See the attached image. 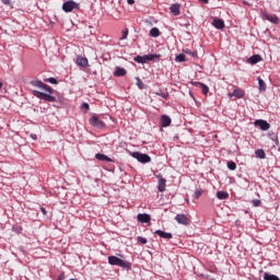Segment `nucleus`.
<instances>
[{
  "label": "nucleus",
  "instance_id": "nucleus-1",
  "mask_svg": "<svg viewBox=\"0 0 280 280\" xmlns=\"http://www.w3.org/2000/svg\"><path fill=\"white\" fill-rule=\"evenodd\" d=\"M109 266H118L124 270H132V264L128 260H124L117 256H108Z\"/></svg>",
  "mask_w": 280,
  "mask_h": 280
},
{
  "label": "nucleus",
  "instance_id": "nucleus-2",
  "mask_svg": "<svg viewBox=\"0 0 280 280\" xmlns=\"http://www.w3.org/2000/svg\"><path fill=\"white\" fill-rule=\"evenodd\" d=\"M33 95L34 97H37V100H43L44 102H57L56 96L40 92L38 90L33 91Z\"/></svg>",
  "mask_w": 280,
  "mask_h": 280
},
{
  "label": "nucleus",
  "instance_id": "nucleus-3",
  "mask_svg": "<svg viewBox=\"0 0 280 280\" xmlns=\"http://www.w3.org/2000/svg\"><path fill=\"white\" fill-rule=\"evenodd\" d=\"M132 159H136L139 163H150L152 161V158L145 153H141L139 151L131 152Z\"/></svg>",
  "mask_w": 280,
  "mask_h": 280
},
{
  "label": "nucleus",
  "instance_id": "nucleus-4",
  "mask_svg": "<svg viewBox=\"0 0 280 280\" xmlns=\"http://www.w3.org/2000/svg\"><path fill=\"white\" fill-rule=\"evenodd\" d=\"M62 10L63 12H73V10H80V3L73 1V0H68L62 3Z\"/></svg>",
  "mask_w": 280,
  "mask_h": 280
},
{
  "label": "nucleus",
  "instance_id": "nucleus-5",
  "mask_svg": "<svg viewBox=\"0 0 280 280\" xmlns=\"http://www.w3.org/2000/svg\"><path fill=\"white\" fill-rule=\"evenodd\" d=\"M262 21H269V23H273V25L279 24V16L277 14H269L268 12L261 13Z\"/></svg>",
  "mask_w": 280,
  "mask_h": 280
},
{
  "label": "nucleus",
  "instance_id": "nucleus-6",
  "mask_svg": "<svg viewBox=\"0 0 280 280\" xmlns=\"http://www.w3.org/2000/svg\"><path fill=\"white\" fill-rule=\"evenodd\" d=\"M90 126H93V128H98L100 130L102 128H106V124H104L97 116H92L90 118Z\"/></svg>",
  "mask_w": 280,
  "mask_h": 280
},
{
  "label": "nucleus",
  "instance_id": "nucleus-7",
  "mask_svg": "<svg viewBox=\"0 0 280 280\" xmlns=\"http://www.w3.org/2000/svg\"><path fill=\"white\" fill-rule=\"evenodd\" d=\"M254 126L256 128H260L264 132H266V130H270V125L265 119H256L254 121Z\"/></svg>",
  "mask_w": 280,
  "mask_h": 280
},
{
  "label": "nucleus",
  "instance_id": "nucleus-8",
  "mask_svg": "<svg viewBox=\"0 0 280 280\" xmlns=\"http://www.w3.org/2000/svg\"><path fill=\"white\" fill-rule=\"evenodd\" d=\"M175 220L178 224H183L184 226H189V224H191V220L187 218L186 214H177Z\"/></svg>",
  "mask_w": 280,
  "mask_h": 280
},
{
  "label": "nucleus",
  "instance_id": "nucleus-9",
  "mask_svg": "<svg viewBox=\"0 0 280 280\" xmlns=\"http://www.w3.org/2000/svg\"><path fill=\"white\" fill-rule=\"evenodd\" d=\"M156 178H158V190H159L160 192L165 191V187H166L167 179H165V178L163 177V175H158Z\"/></svg>",
  "mask_w": 280,
  "mask_h": 280
},
{
  "label": "nucleus",
  "instance_id": "nucleus-10",
  "mask_svg": "<svg viewBox=\"0 0 280 280\" xmlns=\"http://www.w3.org/2000/svg\"><path fill=\"white\" fill-rule=\"evenodd\" d=\"M75 63L78 65V67L86 69V67H89V59L86 57L77 56Z\"/></svg>",
  "mask_w": 280,
  "mask_h": 280
},
{
  "label": "nucleus",
  "instance_id": "nucleus-11",
  "mask_svg": "<svg viewBox=\"0 0 280 280\" xmlns=\"http://www.w3.org/2000/svg\"><path fill=\"white\" fill-rule=\"evenodd\" d=\"M192 86H196L197 89H201L202 95H208L209 93V86L202 82H192Z\"/></svg>",
  "mask_w": 280,
  "mask_h": 280
},
{
  "label": "nucleus",
  "instance_id": "nucleus-12",
  "mask_svg": "<svg viewBox=\"0 0 280 280\" xmlns=\"http://www.w3.org/2000/svg\"><path fill=\"white\" fill-rule=\"evenodd\" d=\"M137 220H138V222H141V224H148V222H150V220H152V217L148 213H139L137 215Z\"/></svg>",
  "mask_w": 280,
  "mask_h": 280
},
{
  "label": "nucleus",
  "instance_id": "nucleus-13",
  "mask_svg": "<svg viewBox=\"0 0 280 280\" xmlns=\"http://www.w3.org/2000/svg\"><path fill=\"white\" fill-rule=\"evenodd\" d=\"M154 234L159 235V237H162L163 240H172V237H174L172 233L165 232L163 230H156Z\"/></svg>",
  "mask_w": 280,
  "mask_h": 280
},
{
  "label": "nucleus",
  "instance_id": "nucleus-14",
  "mask_svg": "<svg viewBox=\"0 0 280 280\" xmlns=\"http://www.w3.org/2000/svg\"><path fill=\"white\" fill-rule=\"evenodd\" d=\"M168 126H172V118L167 115L161 116V127L167 128Z\"/></svg>",
  "mask_w": 280,
  "mask_h": 280
},
{
  "label": "nucleus",
  "instance_id": "nucleus-15",
  "mask_svg": "<svg viewBox=\"0 0 280 280\" xmlns=\"http://www.w3.org/2000/svg\"><path fill=\"white\" fill-rule=\"evenodd\" d=\"M126 73H128L126 68H121V67L115 68V71H114L115 78H124V75H126Z\"/></svg>",
  "mask_w": 280,
  "mask_h": 280
},
{
  "label": "nucleus",
  "instance_id": "nucleus-16",
  "mask_svg": "<svg viewBox=\"0 0 280 280\" xmlns=\"http://www.w3.org/2000/svg\"><path fill=\"white\" fill-rule=\"evenodd\" d=\"M170 10L174 16H178L180 14V4L178 3L171 4Z\"/></svg>",
  "mask_w": 280,
  "mask_h": 280
},
{
  "label": "nucleus",
  "instance_id": "nucleus-17",
  "mask_svg": "<svg viewBox=\"0 0 280 280\" xmlns=\"http://www.w3.org/2000/svg\"><path fill=\"white\" fill-rule=\"evenodd\" d=\"M212 25L217 30H224V20L215 18L212 22Z\"/></svg>",
  "mask_w": 280,
  "mask_h": 280
},
{
  "label": "nucleus",
  "instance_id": "nucleus-18",
  "mask_svg": "<svg viewBox=\"0 0 280 280\" xmlns=\"http://www.w3.org/2000/svg\"><path fill=\"white\" fill-rule=\"evenodd\" d=\"M257 80H258L259 93H266V89H267L266 81H264V79H261V77H258Z\"/></svg>",
  "mask_w": 280,
  "mask_h": 280
},
{
  "label": "nucleus",
  "instance_id": "nucleus-19",
  "mask_svg": "<svg viewBox=\"0 0 280 280\" xmlns=\"http://www.w3.org/2000/svg\"><path fill=\"white\" fill-rule=\"evenodd\" d=\"M95 159H97V161H105L106 163H113V159L108 158V155L104 153H96Z\"/></svg>",
  "mask_w": 280,
  "mask_h": 280
},
{
  "label": "nucleus",
  "instance_id": "nucleus-20",
  "mask_svg": "<svg viewBox=\"0 0 280 280\" xmlns=\"http://www.w3.org/2000/svg\"><path fill=\"white\" fill-rule=\"evenodd\" d=\"M135 62H138V65H145V62H149L148 60V55H144V56H136L133 58Z\"/></svg>",
  "mask_w": 280,
  "mask_h": 280
},
{
  "label": "nucleus",
  "instance_id": "nucleus-21",
  "mask_svg": "<svg viewBox=\"0 0 280 280\" xmlns=\"http://www.w3.org/2000/svg\"><path fill=\"white\" fill-rule=\"evenodd\" d=\"M247 62H249V65H257V62H261V56L260 55H254V56L248 58Z\"/></svg>",
  "mask_w": 280,
  "mask_h": 280
},
{
  "label": "nucleus",
  "instance_id": "nucleus-22",
  "mask_svg": "<svg viewBox=\"0 0 280 280\" xmlns=\"http://www.w3.org/2000/svg\"><path fill=\"white\" fill-rule=\"evenodd\" d=\"M149 36L152 38H159V36H161V31L158 27H153L150 30Z\"/></svg>",
  "mask_w": 280,
  "mask_h": 280
},
{
  "label": "nucleus",
  "instance_id": "nucleus-23",
  "mask_svg": "<svg viewBox=\"0 0 280 280\" xmlns=\"http://www.w3.org/2000/svg\"><path fill=\"white\" fill-rule=\"evenodd\" d=\"M149 62H159L161 55L149 54L147 55Z\"/></svg>",
  "mask_w": 280,
  "mask_h": 280
},
{
  "label": "nucleus",
  "instance_id": "nucleus-24",
  "mask_svg": "<svg viewBox=\"0 0 280 280\" xmlns=\"http://www.w3.org/2000/svg\"><path fill=\"white\" fill-rule=\"evenodd\" d=\"M217 198L219 200H226L229 198V192L219 190L217 191Z\"/></svg>",
  "mask_w": 280,
  "mask_h": 280
},
{
  "label": "nucleus",
  "instance_id": "nucleus-25",
  "mask_svg": "<svg viewBox=\"0 0 280 280\" xmlns=\"http://www.w3.org/2000/svg\"><path fill=\"white\" fill-rule=\"evenodd\" d=\"M264 280H280L277 275L265 272L262 276Z\"/></svg>",
  "mask_w": 280,
  "mask_h": 280
},
{
  "label": "nucleus",
  "instance_id": "nucleus-26",
  "mask_svg": "<svg viewBox=\"0 0 280 280\" xmlns=\"http://www.w3.org/2000/svg\"><path fill=\"white\" fill-rule=\"evenodd\" d=\"M256 159H266V151L264 149H257L255 151Z\"/></svg>",
  "mask_w": 280,
  "mask_h": 280
},
{
  "label": "nucleus",
  "instance_id": "nucleus-27",
  "mask_svg": "<svg viewBox=\"0 0 280 280\" xmlns=\"http://www.w3.org/2000/svg\"><path fill=\"white\" fill-rule=\"evenodd\" d=\"M183 51H184V54H187L188 56H191L192 58H198V51L197 50H191L189 48H186Z\"/></svg>",
  "mask_w": 280,
  "mask_h": 280
},
{
  "label": "nucleus",
  "instance_id": "nucleus-28",
  "mask_svg": "<svg viewBox=\"0 0 280 280\" xmlns=\"http://www.w3.org/2000/svg\"><path fill=\"white\" fill-rule=\"evenodd\" d=\"M136 84L138 86V89H140V91H143V89H145V83H143V81H141V79L139 77L136 78Z\"/></svg>",
  "mask_w": 280,
  "mask_h": 280
},
{
  "label": "nucleus",
  "instance_id": "nucleus-29",
  "mask_svg": "<svg viewBox=\"0 0 280 280\" xmlns=\"http://www.w3.org/2000/svg\"><path fill=\"white\" fill-rule=\"evenodd\" d=\"M228 168L231 171V172H235L237 170V164L233 161H229L228 162Z\"/></svg>",
  "mask_w": 280,
  "mask_h": 280
},
{
  "label": "nucleus",
  "instance_id": "nucleus-30",
  "mask_svg": "<svg viewBox=\"0 0 280 280\" xmlns=\"http://www.w3.org/2000/svg\"><path fill=\"white\" fill-rule=\"evenodd\" d=\"M44 84L45 83H43V81H38V80L31 81V85L37 86V89H43Z\"/></svg>",
  "mask_w": 280,
  "mask_h": 280
},
{
  "label": "nucleus",
  "instance_id": "nucleus-31",
  "mask_svg": "<svg viewBox=\"0 0 280 280\" xmlns=\"http://www.w3.org/2000/svg\"><path fill=\"white\" fill-rule=\"evenodd\" d=\"M44 91H46L47 93H49L50 95H54V93H56L55 90L51 89V86L47 85L44 83L43 88Z\"/></svg>",
  "mask_w": 280,
  "mask_h": 280
},
{
  "label": "nucleus",
  "instance_id": "nucleus-32",
  "mask_svg": "<svg viewBox=\"0 0 280 280\" xmlns=\"http://www.w3.org/2000/svg\"><path fill=\"white\" fill-rule=\"evenodd\" d=\"M155 95H159L160 97H163V100H167L170 97V93L168 92H163V91L155 92Z\"/></svg>",
  "mask_w": 280,
  "mask_h": 280
},
{
  "label": "nucleus",
  "instance_id": "nucleus-33",
  "mask_svg": "<svg viewBox=\"0 0 280 280\" xmlns=\"http://www.w3.org/2000/svg\"><path fill=\"white\" fill-rule=\"evenodd\" d=\"M271 141H273L276 143V145H279V137L277 135H275L273 132H269L268 133Z\"/></svg>",
  "mask_w": 280,
  "mask_h": 280
},
{
  "label": "nucleus",
  "instance_id": "nucleus-34",
  "mask_svg": "<svg viewBox=\"0 0 280 280\" xmlns=\"http://www.w3.org/2000/svg\"><path fill=\"white\" fill-rule=\"evenodd\" d=\"M44 82H48L49 84H58V79L50 77V78L44 79Z\"/></svg>",
  "mask_w": 280,
  "mask_h": 280
},
{
  "label": "nucleus",
  "instance_id": "nucleus-35",
  "mask_svg": "<svg viewBox=\"0 0 280 280\" xmlns=\"http://www.w3.org/2000/svg\"><path fill=\"white\" fill-rule=\"evenodd\" d=\"M12 231L14 233H18V235H20V233H23V228L21 225H13Z\"/></svg>",
  "mask_w": 280,
  "mask_h": 280
},
{
  "label": "nucleus",
  "instance_id": "nucleus-36",
  "mask_svg": "<svg viewBox=\"0 0 280 280\" xmlns=\"http://www.w3.org/2000/svg\"><path fill=\"white\" fill-rule=\"evenodd\" d=\"M185 54H179L175 57V62H185Z\"/></svg>",
  "mask_w": 280,
  "mask_h": 280
},
{
  "label": "nucleus",
  "instance_id": "nucleus-37",
  "mask_svg": "<svg viewBox=\"0 0 280 280\" xmlns=\"http://www.w3.org/2000/svg\"><path fill=\"white\" fill-rule=\"evenodd\" d=\"M202 196V189H196V191L192 195V198L195 200H198V198H200Z\"/></svg>",
  "mask_w": 280,
  "mask_h": 280
},
{
  "label": "nucleus",
  "instance_id": "nucleus-38",
  "mask_svg": "<svg viewBox=\"0 0 280 280\" xmlns=\"http://www.w3.org/2000/svg\"><path fill=\"white\" fill-rule=\"evenodd\" d=\"M233 95H234V97H238V98L244 97V93H242V91H240V90H234Z\"/></svg>",
  "mask_w": 280,
  "mask_h": 280
},
{
  "label": "nucleus",
  "instance_id": "nucleus-39",
  "mask_svg": "<svg viewBox=\"0 0 280 280\" xmlns=\"http://www.w3.org/2000/svg\"><path fill=\"white\" fill-rule=\"evenodd\" d=\"M137 242H139V244H148V238L143 236H138Z\"/></svg>",
  "mask_w": 280,
  "mask_h": 280
},
{
  "label": "nucleus",
  "instance_id": "nucleus-40",
  "mask_svg": "<svg viewBox=\"0 0 280 280\" xmlns=\"http://www.w3.org/2000/svg\"><path fill=\"white\" fill-rule=\"evenodd\" d=\"M126 38H128V28L122 31V35L120 37V40H126Z\"/></svg>",
  "mask_w": 280,
  "mask_h": 280
},
{
  "label": "nucleus",
  "instance_id": "nucleus-41",
  "mask_svg": "<svg viewBox=\"0 0 280 280\" xmlns=\"http://www.w3.org/2000/svg\"><path fill=\"white\" fill-rule=\"evenodd\" d=\"M252 203H253L254 207H260L261 206V200L253 199Z\"/></svg>",
  "mask_w": 280,
  "mask_h": 280
},
{
  "label": "nucleus",
  "instance_id": "nucleus-42",
  "mask_svg": "<svg viewBox=\"0 0 280 280\" xmlns=\"http://www.w3.org/2000/svg\"><path fill=\"white\" fill-rule=\"evenodd\" d=\"M81 108H85V110H89L91 108V106L89 105V103H83L81 105Z\"/></svg>",
  "mask_w": 280,
  "mask_h": 280
},
{
  "label": "nucleus",
  "instance_id": "nucleus-43",
  "mask_svg": "<svg viewBox=\"0 0 280 280\" xmlns=\"http://www.w3.org/2000/svg\"><path fill=\"white\" fill-rule=\"evenodd\" d=\"M4 5H12V0H2Z\"/></svg>",
  "mask_w": 280,
  "mask_h": 280
},
{
  "label": "nucleus",
  "instance_id": "nucleus-44",
  "mask_svg": "<svg viewBox=\"0 0 280 280\" xmlns=\"http://www.w3.org/2000/svg\"><path fill=\"white\" fill-rule=\"evenodd\" d=\"M31 139H33L34 141H36V139H38V136H36V133H31Z\"/></svg>",
  "mask_w": 280,
  "mask_h": 280
},
{
  "label": "nucleus",
  "instance_id": "nucleus-45",
  "mask_svg": "<svg viewBox=\"0 0 280 280\" xmlns=\"http://www.w3.org/2000/svg\"><path fill=\"white\" fill-rule=\"evenodd\" d=\"M40 211H42L43 215H47V210L45 208H40Z\"/></svg>",
  "mask_w": 280,
  "mask_h": 280
},
{
  "label": "nucleus",
  "instance_id": "nucleus-46",
  "mask_svg": "<svg viewBox=\"0 0 280 280\" xmlns=\"http://www.w3.org/2000/svg\"><path fill=\"white\" fill-rule=\"evenodd\" d=\"M58 280H65V273H60V275L58 276Z\"/></svg>",
  "mask_w": 280,
  "mask_h": 280
},
{
  "label": "nucleus",
  "instance_id": "nucleus-47",
  "mask_svg": "<svg viewBox=\"0 0 280 280\" xmlns=\"http://www.w3.org/2000/svg\"><path fill=\"white\" fill-rule=\"evenodd\" d=\"M127 3H128L129 5H135V0H127Z\"/></svg>",
  "mask_w": 280,
  "mask_h": 280
},
{
  "label": "nucleus",
  "instance_id": "nucleus-48",
  "mask_svg": "<svg viewBox=\"0 0 280 280\" xmlns=\"http://www.w3.org/2000/svg\"><path fill=\"white\" fill-rule=\"evenodd\" d=\"M3 88V82H0V89H2Z\"/></svg>",
  "mask_w": 280,
  "mask_h": 280
}]
</instances>
